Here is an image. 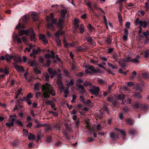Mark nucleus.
I'll return each instance as SVG.
<instances>
[{"instance_id": "f257e3e1", "label": "nucleus", "mask_w": 149, "mask_h": 149, "mask_svg": "<svg viewBox=\"0 0 149 149\" xmlns=\"http://www.w3.org/2000/svg\"><path fill=\"white\" fill-rule=\"evenodd\" d=\"M54 15L52 13H51L49 16H47L46 17V19L48 22L47 25V28L54 30V24H56L57 26L60 28H61L62 26V24L64 22V20L62 19H60L59 22L56 23L57 19H54Z\"/></svg>"}, {"instance_id": "f03ea898", "label": "nucleus", "mask_w": 149, "mask_h": 149, "mask_svg": "<svg viewBox=\"0 0 149 149\" xmlns=\"http://www.w3.org/2000/svg\"><path fill=\"white\" fill-rule=\"evenodd\" d=\"M57 71L59 73H57L56 70H52L51 68H48V72L49 74L50 75V77L51 78L53 79L54 78V77L57 75V76L59 77H61V74L60 73V70L58 69Z\"/></svg>"}, {"instance_id": "7ed1b4c3", "label": "nucleus", "mask_w": 149, "mask_h": 149, "mask_svg": "<svg viewBox=\"0 0 149 149\" xmlns=\"http://www.w3.org/2000/svg\"><path fill=\"white\" fill-rule=\"evenodd\" d=\"M16 115L14 114V115H10L9 116L8 121L9 122H7L6 125L9 128H10L14 125V122L15 120V119L13 117H16Z\"/></svg>"}, {"instance_id": "20e7f679", "label": "nucleus", "mask_w": 149, "mask_h": 149, "mask_svg": "<svg viewBox=\"0 0 149 149\" xmlns=\"http://www.w3.org/2000/svg\"><path fill=\"white\" fill-rule=\"evenodd\" d=\"M100 91V88L99 87L95 86H93L89 90V91L90 93L92 94L95 95L96 96L99 95V92Z\"/></svg>"}, {"instance_id": "39448f33", "label": "nucleus", "mask_w": 149, "mask_h": 149, "mask_svg": "<svg viewBox=\"0 0 149 149\" xmlns=\"http://www.w3.org/2000/svg\"><path fill=\"white\" fill-rule=\"evenodd\" d=\"M55 40L57 43V45L59 47H61V45L59 39L60 37L58 36V32H56L54 34Z\"/></svg>"}, {"instance_id": "423d86ee", "label": "nucleus", "mask_w": 149, "mask_h": 149, "mask_svg": "<svg viewBox=\"0 0 149 149\" xmlns=\"http://www.w3.org/2000/svg\"><path fill=\"white\" fill-rule=\"evenodd\" d=\"M52 88L50 84L47 83L45 84H43L42 86V89L43 91H49Z\"/></svg>"}, {"instance_id": "0eeeda50", "label": "nucleus", "mask_w": 149, "mask_h": 149, "mask_svg": "<svg viewBox=\"0 0 149 149\" xmlns=\"http://www.w3.org/2000/svg\"><path fill=\"white\" fill-rule=\"evenodd\" d=\"M14 67L16 70L19 72H23L24 71V69L22 66H19L17 65H14Z\"/></svg>"}, {"instance_id": "6e6552de", "label": "nucleus", "mask_w": 149, "mask_h": 149, "mask_svg": "<svg viewBox=\"0 0 149 149\" xmlns=\"http://www.w3.org/2000/svg\"><path fill=\"white\" fill-rule=\"evenodd\" d=\"M87 68L88 69L91 70L94 73H97L100 72V70H96L95 68L93 66H88V67Z\"/></svg>"}, {"instance_id": "1a4fd4ad", "label": "nucleus", "mask_w": 149, "mask_h": 149, "mask_svg": "<svg viewBox=\"0 0 149 149\" xmlns=\"http://www.w3.org/2000/svg\"><path fill=\"white\" fill-rule=\"evenodd\" d=\"M76 86L78 88L81 90L80 91V93L81 94H82L86 92V90L84 88L83 86L81 84H80L79 85H77Z\"/></svg>"}, {"instance_id": "9d476101", "label": "nucleus", "mask_w": 149, "mask_h": 149, "mask_svg": "<svg viewBox=\"0 0 149 149\" xmlns=\"http://www.w3.org/2000/svg\"><path fill=\"white\" fill-rule=\"evenodd\" d=\"M28 63L30 64V66L32 67L34 66H37L38 65L37 63L34 60L32 61L31 60H29L28 61Z\"/></svg>"}, {"instance_id": "9b49d317", "label": "nucleus", "mask_w": 149, "mask_h": 149, "mask_svg": "<svg viewBox=\"0 0 149 149\" xmlns=\"http://www.w3.org/2000/svg\"><path fill=\"white\" fill-rule=\"evenodd\" d=\"M14 57V56L12 55H9L8 54L5 55L6 60L7 62H10L11 60L13 59Z\"/></svg>"}, {"instance_id": "f8f14e48", "label": "nucleus", "mask_w": 149, "mask_h": 149, "mask_svg": "<svg viewBox=\"0 0 149 149\" xmlns=\"http://www.w3.org/2000/svg\"><path fill=\"white\" fill-rule=\"evenodd\" d=\"M140 26H141V27H143L144 28H145L147 26V23L146 21L140 20Z\"/></svg>"}, {"instance_id": "ddd939ff", "label": "nucleus", "mask_w": 149, "mask_h": 149, "mask_svg": "<svg viewBox=\"0 0 149 149\" xmlns=\"http://www.w3.org/2000/svg\"><path fill=\"white\" fill-rule=\"evenodd\" d=\"M67 12V10L66 9H62L61 11V16L63 18H64L65 15Z\"/></svg>"}, {"instance_id": "4468645a", "label": "nucleus", "mask_w": 149, "mask_h": 149, "mask_svg": "<svg viewBox=\"0 0 149 149\" xmlns=\"http://www.w3.org/2000/svg\"><path fill=\"white\" fill-rule=\"evenodd\" d=\"M116 130L117 131H118L120 132L121 134L123 136V138L124 140L125 139V137L126 136V134L125 133V131L124 130H123L122 129H117Z\"/></svg>"}, {"instance_id": "2eb2a0df", "label": "nucleus", "mask_w": 149, "mask_h": 149, "mask_svg": "<svg viewBox=\"0 0 149 149\" xmlns=\"http://www.w3.org/2000/svg\"><path fill=\"white\" fill-rule=\"evenodd\" d=\"M31 16L34 20H38V14L36 12H33L31 14Z\"/></svg>"}, {"instance_id": "dca6fc26", "label": "nucleus", "mask_w": 149, "mask_h": 149, "mask_svg": "<svg viewBox=\"0 0 149 149\" xmlns=\"http://www.w3.org/2000/svg\"><path fill=\"white\" fill-rule=\"evenodd\" d=\"M125 95L123 94H121L117 96L116 98L117 100H121L123 101L125 99Z\"/></svg>"}, {"instance_id": "f3484780", "label": "nucleus", "mask_w": 149, "mask_h": 149, "mask_svg": "<svg viewBox=\"0 0 149 149\" xmlns=\"http://www.w3.org/2000/svg\"><path fill=\"white\" fill-rule=\"evenodd\" d=\"M141 54H143L144 57L145 58H149V50H145L143 53H142Z\"/></svg>"}, {"instance_id": "a211bd4d", "label": "nucleus", "mask_w": 149, "mask_h": 149, "mask_svg": "<svg viewBox=\"0 0 149 149\" xmlns=\"http://www.w3.org/2000/svg\"><path fill=\"white\" fill-rule=\"evenodd\" d=\"M32 34L30 36V39L31 41H33L34 42H36V39L35 37V33L33 31V33H31Z\"/></svg>"}, {"instance_id": "6ab92c4d", "label": "nucleus", "mask_w": 149, "mask_h": 149, "mask_svg": "<svg viewBox=\"0 0 149 149\" xmlns=\"http://www.w3.org/2000/svg\"><path fill=\"white\" fill-rule=\"evenodd\" d=\"M108 104L107 103H105L104 104V106L103 107V109L105 110L107 113L108 114H109V110L108 108Z\"/></svg>"}, {"instance_id": "aec40b11", "label": "nucleus", "mask_w": 149, "mask_h": 149, "mask_svg": "<svg viewBox=\"0 0 149 149\" xmlns=\"http://www.w3.org/2000/svg\"><path fill=\"white\" fill-rule=\"evenodd\" d=\"M33 31L32 28L27 30H24V34H26L28 36L29 33H33Z\"/></svg>"}, {"instance_id": "412c9836", "label": "nucleus", "mask_w": 149, "mask_h": 149, "mask_svg": "<svg viewBox=\"0 0 149 149\" xmlns=\"http://www.w3.org/2000/svg\"><path fill=\"white\" fill-rule=\"evenodd\" d=\"M125 120L127 124H129L130 125H132L133 123V120H131L130 118H127Z\"/></svg>"}, {"instance_id": "4be33fe9", "label": "nucleus", "mask_w": 149, "mask_h": 149, "mask_svg": "<svg viewBox=\"0 0 149 149\" xmlns=\"http://www.w3.org/2000/svg\"><path fill=\"white\" fill-rule=\"evenodd\" d=\"M87 41L89 42V43L91 45H93L95 42L93 41L91 37H89L87 38Z\"/></svg>"}, {"instance_id": "5701e85b", "label": "nucleus", "mask_w": 149, "mask_h": 149, "mask_svg": "<svg viewBox=\"0 0 149 149\" xmlns=\"http://www.w3.org/2000/svg\"><path fill=\"white\" fill-rule=\"evenodd\" d=\"M74 84V81L73 79H71L70 81L67 83V85L69 88L70 86H72Z\"/></svg>"}, {"instance_id": "b1692460", "label": "nucleus", "mask_w": 149, "mask_h": 149, "mask_svg": "<svg viewBox=\"0 0 149 149\" xmlns=\"http://www.w3.org/2000/svg\"><path fill=\"white\" fill-rule=\"evenodd\" d=\"M107 64L109 67H111L113 69H117L118 68L116 64L112 65L111 63H108Z\"/></svg>"}, {"instance_id": "393cba45", "label": "nucleus", "mask_w": 149, "mask_h": 149, "mask_svg": "<svg viewBox=\"0 0 149 149\" xmlns=\"http://www.w3.org/2000/svg\"><path fill=\"white\" fill-rule=\"evenodd\" d=\"M84 81L82 79L79 78L76 81V84H75L76 85H80V84H82L83 83Z\"/></svg>"}, {"instance_id": "a878e982", "label": "nucleus", "mask_w": 149, "mask_h": 149, "mask_svg": "<svg viewBox=\"0 0 149 149\" xmlns=\"http://www.w3.org/2000/svg\"><path fill=\"white\" fill-rule=\"evenodd\" d=\"M44 93L43 94V95L44 98H49V93L48 91H44Z\"/></svg>"}, {"instance_id": "bb28decb", "label": "nucleus", "mask_w": 149, "mask_h": 149, "mask_svg": "<svg viewBox=\"0 0 149 149\" xmlns=\"http://www.w3.org/2000/svg\"><path fill=\"white\" fill-rule=\"evenodd\" d=\"M36 97L38 98L42 97L43 98L41 92H38L36 93L35 94Z\"/></svg>"}, {"instance_id": "cd10ccee", "label": "nucleus", "mask_w": 149, "mask_h": 149, "mask_svg": "<svg viewBox=\"0 0 149 149\" xmlns=\"http://www.w3.org/2000/svg\"><path fill=\"white\" fill-rule=\"evenodd\" d=\"M97 82L101 85H104L106 84V83L102 79H99L97 80Z\"/></svg>"}, {"instance_id": "c85d7f7f", "label": "nucleus", "mask_w": 149, "mask_h": 149, "mask_svg": "<svg viewBox=\"0 0 149 149\" xmlns=\"http://www.w3.org/2000/svg\"><path fill=\"white\" fill-rule=\"evenodd\" d=\"M35 138V136L33 134L31 133H29L28 135V139L30 140L34 139Z\"/></svg>"}, {"instance_id": "c756f323", "label": "nucleus", "mask_w": 149, "mask_h": 149, "mask_svg": "<svg viewBox=\"0 0 149 149\" xmlns=\"http://www.w3.org/2000/svg\"><path fill=\"white\" fill-rule=\"evenodd\" d=\"M21 92L22 89H21V88H20L18 90L17 92L15 93V98H18V96L21 93Z\"/></svg>"}, {"instance_id": "7c9ffc66", "label": "nucleus", "mask_w": 149, "mask_h": 149, "mask_svg": "<svg viewBox=\"0 0 149 149\" xmlns=\"http://www.w3.org/2000/svg\"><path fill=\"white\" fill-rule=\"evenodd\" d=\"M142 76L145 79L149 78V74L146 72H144L142 73Z\"/></svg>"}, {"instance_id": "2f4dec72", "label": "nucleus", "mask_w": 149, "mask_h": 149, "mask_svg": "<svg viewBox=\"0 0 149 149\" xmlns=\"http://www.w3.org/2000/svg\"><path fill=\"white\" fill-rule=\"evenodd\" d=\"M79 30L80 32L83 33L84 31V28L83 24H81L80 26V28L79 29Z\"/></svg>"}, {"instance_id": "473e14b6", "label": "nucleus", "mask_w": 149, "mask_h": 149, "mask_svg": "<svg viewBox=\"0 0 149 149\" xmlns=\"http://www.w3.org/2000/svg\"><path fill=\"white\" fill-rule=\"evenodd\" d=\"M112 58L114 60L115 62H116L118 60V57L116 54H114L112 55Z\"/></svg>"}, {"instance_id": "72a5a7b5", "label": "nucleus", "mask_w": 149, "mask_h": 149, "mask_svg": "<svg viewBox=\"0 0 149 149\" xmlns=\"http://www.w3.org/2000/svg\"><path fill=\"white\" fill-rule=\"evenodd\" d=\"M118 16L119 22L120 23H122L123 21L122 16L120 13H118Z\"/></svg>"}, {"instance_id": "f704fd0d", "label": "nucleus", "mask_w": 149, "mask_h": 149, "mask_svg": "<svg viewBox=\"0 0 149 149\" xmlns=\"http://www.w3.org/2000/svg\"><path fill=\"white\" fill-rule=\"evenodd\" d=\"M34 71L36 74H40L41 73V71L40 70H38V69L37 68L34 69Z\"/></svg>"}, {"instance_id": "c9c22d12", "label": "nucleus", "mask_w": 149, "mask_h": 149, "mask_svg": "<svg viewBox=\"0 0 149 149\" xmlns=\"http://www.w3.org/2000/svg\"><path fill=\"white\" fill-rule=\"evenodd\" d=\"M116 136V134L115 133L112 132L110 133V136L111 138L112 139H115Z\"/></svg>"}, {"instance_id": "e433bc0d", "label": "nucleus", "mask_w": 149, "mask_h": 149, "mask_svg": "<svg viewBox=\"0 0 149 149\" xmlns=\"http://www.w3.org/2000/svg\"><path fill=\"white\" fill-rule=\"evenodd\" d=\"M140 20L139 17H137L134 22V24L136 26L138 25L139 24L140 25Z\"/></svg>"}, {"instance_id": "4c0bfd02", "label": "nucleus", "mask_w": 149, "mask_h": 149, "mask_svg": "<svg viewBox=\"0 0 149 149\" xmlns=\"http://www.w3.org/2000/svg\"><path fill=\"white\" fill-rule=\"evenodd\" d=\"M49 92L50 94H51L52 96H54L55 95L54 93V91L52 88L50 89V90L49 91Z\"/></svg>"}, {"instance_id": "58836bf2", "label": "nucleus", "mask_w": 149, "mask_h": 149, "mask_svg": "<svg viewBox=\"0 0 149 149\" xmlns=\"http://www.w3.org/2000/svg\"><path fill=\"white\" fill-rule=\"evenodd\" d=\"M40 51V48L39 47H38L36 50H35L34 49H33L32 52H33L36 55V54H37Z\"/></svg>"}, {"instance_id": "ea45409f", "label": "nucleus", "mask_w": 149, "mask_h": 149, "mask_svg": "<svg viewBox=\"0 0 149 149\" xmlns=\"http://www.w3.org/2000/svg\"><path fill=\"white\" fill-rule=\"evenodd\" d=\"M133 96L137 97L139 98H141V96L140 95V93L138 92H136L133 95Z\"/></svg>"}, {"instance_id": "a19ab883", "label": "nucleus", "mask_w": 149, "mask_h": 149, "mask_svg": "<svg viewBox=\"0 0 149 149\" xmlns=\"http://www.w3.org/2000/svg\"><path fill=\"white\" fill-rule=\"evenodd\" d=\"M83 85L85 87L87 86H91L92 85V84L91 83H90L88 81H85V82L83 84Z\"/></svg>"}, {"instance_id": "79ce46f5", "label": "nucleus", "mask_w": 149, "mask_h": 149, "mask_svg": "<svg viewBox=\"0 0 149 149\" xmlns=\"http://www.w3.org/2000/svg\"><path fill=\"white\" fill-rule=\"evenodd\" d=\"M144 8L146 11L148 10L149 9V5L148 2H146L145 3Z\"/></svg>"}, {"instance_id": "37998d69", "label": "nucleus", "mask_w": 149, "mask_h": 149, "mask_svg": "<svg viewBox=\"0 0 149 149\" xmlns=\"http://www.w3.org/2000/svg\"><path fill=\"white\" fill-rule=\"evenodd\" d=\"M22 39L23 41L24 42L26 45H28V42L27 41L26 38L25 37H22Z\"/></svg>"}, {"instance_id": "c03bdc74", "label": "nucleus", "mask_w": 149, "mask_h": 149, "mask_svg": "<svg viewBox=\"0 0 149 149\" xmlns=\"http://www.w3.org/2000/svg\"><path fill=\"white\" fill-rule=\"evenodd\" d=\"M39 86L38 84H36L34 85V89L36 90L39 91L40 90L39 88Z\"/></svg>"}, {"instance_id": "a18cd8bd", "label": "nucleus", "mask_w": 149, "mask_h": 149, "mask_svg": "<svg viewBox=\"0 0 149 149\" xmlns=\"http://www.w3.org/2000/svg\"><path fill=\"white\" fill-rule=\"evenodd\" d=\"M131 59H131V57H127L124 59V62L125 61L129 62H131Z\"/></svg>"}, {"instance_id": "49530a36", "label": "nucleus", "mask_w": 149, "mask_h": 149, "mask_svg": "<svg viewBox=\"0 0 149 149\" xmlns=\"http://www.w3.org/2000/svg\"><path fill=\"white\" fill-rule=\"evenodd\" d=\"M114 84V83H113L112 85H109V86L108 88V89L107 90V92L108 93H110L111 92L112 87L113 86Z\"/></svg>"}, {"instance_id": "de8ad7c7", "label": "nucleus", "mask_w": 149, "mask_h": 149, "mask_svg": "<svg viewBox=\"0 0 149 149\" xmlns=\"http://www.w3.org/2000/svg\"><path fill=\"white\" fill-rule=\"evenodd\" d=\"M87 27L90 31H92L94 30L93 27L90 24H88Z\"/></svg>"}, {"instance_id": "09e8293b", "label": "nucleus", "mask_w": 149, "mask_h": 149, "mask_svg": "<svg viewBox=\"0 0 149 149\" xmlns=\"http://www.w3.org/2000/svg\"><path fill=\"white\" fill-rule=\"evenodd\" d=\"M86 127L88 128V129L91 131H94V128L90 127V125H89L88 123H87V125H86Z\"/></svg>"}, {"instance_id": "8fccbe9b", "label": "nucleus", "mask_w": 149, "mask_h": 149, "mask_svg": "<svg viewBox=\"0 0 149 149\" xmlns=\"http://www.w3.org/2000/svg\"><path fill=\"white\" fill-rule=\"evenodd\" d=\"M16 122L18 125L23 126V124L21 121L17 120L16 121Z\"/></svg>"}, {"instance_id": "3c124183", "label": "nucleus", "mask_w": 149, "mask_h": 149, "mask_svg": "<svg viewBox=\"0 0 149 149\" xmlns=\"http://www.w3.org/2000/svg\"><path fill=\"white\" fill-rule=\"evenodd\" d=\"M57 84L58 85L61 86H62L63 85L62 81L60 79H58L57 80Z\"/></svg>"}, {"instance_id": "603ef678", "label": "nucleus", "mask_w": 149, "mask_h": 149, "mask_svg": "<svg viewBox=\"0 0 149 149\" xmlns=\"http://www.w3.org/2000/svg\"><path fill=\"white\" fill-rule=\"evenodd\" d=\"M139 60L136 58H134L133 59H132L131 60V62L132 63H137L139 62Z\"/></svg>"}, {"instance_id": "864d4df0", "label": "nucleus", "mask_w": 149, "mask_h": 149, "mask_svg": "<svg viewBox=\"0 0 149 149\" xmlns=\"http://www.w3.org/2000/svg\"><path fill=\"white\" fill-rule=\"evenodd\" d=\"M42 41H43V44L44 45H45L47 44L48 43V41L47 40V38H45Z\"/></svg>"}, {"instance_id": "5fc2aeb1", "label": "nucleus", "mask_w": 149, "mask_h": 149, "mask_svg": "<svg viewBox=\"0 0 149 149\" xmlns=\"http://www.w3.org/2000/svg\"><path fill=\"white\" fill-rule=\"evenodd\" d=\"M63 42L64 44V45L66 47H67L69 45V44L64 39L63 40Z\"/></svg>"}, {"instance_id": "6e6d98bb", "label": "nucleus", "mask_w": 149, "mask_h": 149, "mask_svg": "<svg viewBox=\"0 0 149 149\" xmlns=\"http://www.w3.org/2000/svg\"><path fill=\"white\" fill-rule=\"evenodd\" d=\"M77 98V96L75 94H73L72 95V99L71 100V102L72 103H74V102L75 100Z\"/></svg>"}, {"instance_id": "4d7b16f0", "label": "nucleus", "mask_w": 149, "mask_h": 149, "mask_svg": "<svg viewBox=\"0 0 149 149\" xmlns=\"http://www.w3.org/2000/svg\"><path fill=\"white\" fill-rule=\"evenodd\" d=\"M141 108L142 109H145L147 108V106L145 104H140Z\"/></svg>"}, {"instance_id": "13d9d810", "label": "nucleus", "mask_w": 149, "mask_h": 149, "mask_svg": "<svg viewBox=\"0 0 149 149\" xmlns=\"http://www.w3.org/2000/svg\"><path fill=\"white\" fill-rule=\"evenodd\" d=\"M51 106L52 108L54 109V110H56V104L53 102L51 104Z\"/></svg>"}, {"instance_id": "bf43d9fd", "label": "nucleus", "mask_w": 149, "mask_h": 149, "mask_svg": "<svg viewBox=\"0 0 149 149\" xmlns=\"http://www.w3.org/2000/svg\"><path fill=\"white\" fill-rule=\"evenodd\" d=\"M97 130L98 131L101 130L102 129V127L100 124H98L97 126Z\"/></svg>"}, {"instance_id": "052dcab7", "label": "nucleus", "mask_w": 149, "mask_h": 149, "mask_svg": "<svg viewBox=\"0 0 149 149\" xmlns=\"http://www.w3.org/2000/svg\"><path fill=\"white\" fill-rule=\"evenodd\" d=\"M24 30H21L19 31V36H21L24 34Z\"/></svg>"}, {"instance_id": "680f3d73", "label": "nucleus", "mask_w": 149, "mask_h": 149, "mask_svg": "<svg viewBox=\"0 0 149 149\" xmlns=\"http://www.w3.org/2000/svg\"><path fill=\"white\" fill-rule=\"evenodd\" d=\"M132 99L130 98H128L127 99V100L125 101V102L127 104H131V103Z\"/></svg>"}, {"instance_id": "e2e57ef3", "label": "nucleus", "mask_w": 149, "mask_h": 149, "mask_svg": "<svg viewBox=\"0 0 149 149\" xmlns=\"http://www.w3.org/2000/svg\"><path fill=\"white\" fill-rule=\"evenodd\" d=\"M51 54V56L53 58H55V53L53 51H52L50 52Z\"/></svg>"}, {"instance_id": "0e129e2a", "label": "nucleus", "mask_w": 149, "mask_h": 149, "mask_svg": "<svg viewBox=\"0 0 149 149\" xmlns=\"http://www.w3.org/2000/svg\"><path fill=\"white\" fill-rule=\"evenodd\" d=\"M53 103V102L51 100H48L45 102V104L47 105H50Z\"/></svg>"}, {"instance_id": "69168bd1", "label": "nucleus", "mask_w": 149, "mask_h": 149, "mask_svg": "<svg viewBox=\"0 0 149 149\" xmlns=\"http://www.w3.org/2000/svg\"><path fill=\"white\" fill-rule=\"evenodd\" d=\"M39 37L40 39L42 40L45 38V36L42 34L39 35Z\"/></svg>"}, {"instance_id": "338daca9", "label": "nucleus", "mask_w": 149, "mask_h": 149, "mask_svg": "<svg viewBox=\"0 0 149 149\" xmlns=\"http://www.w3.org/2000/svg\"><path fill=\"white\" fill-rule=\"evenodd\" d=\"M130 25V23L129 22H127L125 24V26L126 28H129Z\"/></svg>"}, {"instance_id": "774afa93", "label": "nucleus", "mask_w": 149, "mask_h": 149, "mask_svg": "<svg viewBox=\"0 0 149 149\" xmlns=\"http://www.w3.org/2000/svg\"><path fill=\"white\" fill-rule=\"evenodd\" d=\"M50 62H51L50 60H47L46 61V63L45 64V65L47 66H48V67H49Z\"/></svg>"}]
</instances>
